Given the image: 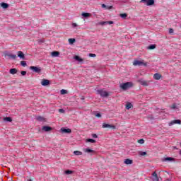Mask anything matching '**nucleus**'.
<instances>
[{
    "label": "nucleus",
    "mask_w": 181,
    "mask_h": 181,
    "mask_svg": "<svg viewBox=\"0 0 181 181\" xmlns=\"http://www.w3.org/2000/svg\"><path fill=\"white\" fill-rule=\"evenodd\" d=\"M130 87H132V83L131 82H127L120 85L122 90H128V88H130Z\"/></svg>",
    "instance_id": "nucleus-1"
},
{
    "label": "nucleus",
    "mask_w": 181,
    "mask_h": 181,
    "mask_svg": "<svg viewBox=\"0 0 181 181\" xmlns=\"http://www.w3.org/2000/svg\"><path fill=\"white\" fill-rule=\"evenodd\" d=\"M133 66H146L147 64L146 62H144V60L139 61V60H134L133 62Z\"/></svg>",
    "instance_id": "nucleus-2"
},
{
    "label": "nucleus",
    "mask_w": 181,
    "mask_h": 181,
    "mask_svg": "<svg viewBox=\"0 0 181 181\" xmlns=\"http://www.w3.org/2000/svg\"><path fill=\"white\" fill-rule=\"evenodd\" d=\"M137 83H139V84L144 86V87H148L151 83V81H145L143 78H141L137 81Z\"/></svg>",
    "instance_id": "nucleus-3"
},
{
    "label": "nucleus",
    "mask_w": 181,
    "mask_h": 181,
    "mask_svg": "<svg viewBox=\"0 0 181 181\" xmlns=\"http://www.w3.org/2000/svg\"><path fill=\"white\" fill-rule=\"evenodd\" d=\"M97 93L100 95V97H103V98L108 97V95H110L108 92L104 90H98Z\"/></svg>",
    "instance_id": "nucleus-4"
},
{
    "label": "nucleus",
    "mask_w": 181,
    "mask_h": 181,
    "mask_svg": "<svg viewBox=\"0 0 181 181\" xmlns=\"http://www.w3.org/2000/svg\"><path fill=\"white\" fill-rule=\"evenodd\" d=\"M30 70H32L34 73H40V71H42V68L35 66H30Z\"/></svg>",
    "instance_id": "nucleus-5"
},
{
    "label": "nucleus",
    "mask_w": 181,
    "mask_h": 181,
    "mask_svg": "<svg viewBox=\"0 0 181 181\" xmlns=\"http://www.w3.org/2000/svg\"><path fill=\"white\" fill-rule=\"evenodd\" d=\"M102 128H109L110 129H115L116 127L115 125H111L110 124L103 123Z\"/></svg>",
    "instance_id": "nucleus-6"
},
{
    "label": "nucleus",
    "mask_w": 181,
    "mask_h": 181,
    "mask_svg": "<svg viewBox=\"0 0 181 181\" xmlns=\"http://www.w3.org/2000/svg\"><path fill=\"white\" fill-rule=\"evenodd\" d=\"M41 84L44 86L46 87V86H49L50 84V81L47 79H42L41 81Z\"/></svg>",
    "instance_id": "nucleus-7"
},
{
    "label": "nucleus",
    "mask_w": 181,
    "mask_h": 181,
    "mask_svg": "<svg viewBox=\"0 0 181 181\" xmlns=\"http://www.w3.org/2000/svg\"><path fill=\"white\" fill-rule=\"evenodd\" d=\"M175 124H181V121L179 119L173 120L168 124V125L169 127H172V125H175Z\"/></svg>",
    "instance_id": "nucleus-8"
},
{
    "label": "nucleus",
    "mask_w": 181,
    "mask_h": 181,
    "mask_svg": "<svg viewBox=\"0 0 181 181\" xmlns=\"http://www.w3.org/2000/svg\"><path fill=\"white\" fill-rule=\"evenodd\" d=\"M51 56H52V57H59V56H60V52L58 51H54L51 53Z\"/></svg>",
    "instance_id": "nucleus-9"
},
{
    "label": "nucleus",
    "mask_w": 181,
    "mask_h": 181,
    "mask_svg": "<svg viewBox=\"0 0 181 181\" xmlns=\"http://www.w3.org/2000/svg\"><path fill=\"white\" fill-rule=\"evenodd\" d=\"M5 57H8L9 59H13V60H15V59H16V54H6Z\"/></svg>",
    "instance_id": "nucleus-10"
},
{
    "label": "nucleus",
    "mask_w": 181,
    "mask_h": 181,
    "mask_svg": "<svg viewBox=\"0 0 181 181\" xmlns=\"http://www.w3.org/2000/svg\"><path fill=\"white\" fill-rule=\"evenodd\" d=\"M61 131L64 134H70V133H71V129H70L61 128Z\"/></svg>",
    "instance_id": "nucleus-11"
},
{
    "label": "nucleus",
    "mask_w": 181,
    "mask_h": 181,
    "mask_svg": "<svg viewBox=\"0 0 181 181\" xmlns=\"http://www.w3.org/2000/svg\"><path fill=\"white\" fill-rule=\"evenodd\" d=\"M152 176L153 177V181H159V177H158V174H156V172H153Z\"/></svg>",
    "instance_id": "nucleus-12"
},
{
    "label": "nucleus",
    "mask_w": 181,
    "mask_h": 181,
    "mask_svg": "<svg viewBox=\"0 0 181 181\" xmlns=\"http://www.w3.org/2000/svg\"><path fill=\"white\" fill-rule=\"evenodd\" d=\"M18 57H20V59H25V54L22 51L18 52Z\"/></svg>",
    "instance_id": "nucleus-13"
},
{
    "label": "nucleus",
    "mask_w": 181,
    "mask_h": 181,
    "mask_svg": "<svg viewBox=\"0 0 181 181\" xmlns=\"http://www.w3.org/2000/svg\"><path fill=\"white\" fill-rule=\"evenodd\" d=\"M153 78L155 80H160V78H162V75L160 74H155L153 75Z\"/></svg>",
    "instance_id": "nucleus-14"
},
{
    "label": "nucleus",
    "mask_w": 181,
    "mask_h": 181,
    "mask_svg": "<svg viewBox=\"0 0 181 181\" xmlns=\"http://www.w3.org/2000/svg\"><path fill=\"white\" fill-rule=\"evenodd\" d=\"M52 127L49 126L42 127V131H45V132H49V131H52Z\"/></svg>",
    "instance_id": "nucleus-15"
},
{
    "label": "nucleus",
    "mask_w": 181,
    "mask_h": 181,
    "mask_svg": "<svg viewBox=\"0 0 181 181\" xmlns=\"http://www.w3.org/2000/svg\"><path fill=\"white\" fill-rule=\"evenodd\" d=\"M155 4V0H147V6H151Z\"/></svg>",
    "instance_id": "nucleus-16"
},
{
    "label": "nucleus",
    "mask_w": 181,
    "mask_h": 181,
    "mask_svg": "<svg viewBox=\"0 0 181 181\" xmlns=\"http://www.w3.org/2000/svg\"><path fill=\"white\" fill-rule=\"evenodd\" d=\"M1 8H3V9H6V8H9V4H8L6 3H1Z\"/></svg>",
    "instance_id": "nucleus-17"
},
{
    "label": "nucleus",
    "mask_w": 181,
    "mask_h": 181,
    "mask_svg": "<svg viewBox=\"0 0 181 181\" xmlns=\"http://www.w3.org/2000/svg\"><path fill=\"white\" fill-rule=\"evenodd\" d=\"M9 73H10V74H16V73H18V69H16L15 68L11 69H10Z\"/></svg>",
    "instance_id": "nucleus-18"
},
{
    "label": "nucleus",
    "mask_w": 181,
    "mask_h": 181,
    "mask_svg": "<svg viewBox=\"0 0 181 181\" xmlns=\"http://www.w3.org/2000/svg\"><path fill=\"white\" fill-rule=\"evenodd\" d=\"M124 163H125L126 165H132V160L129 159V158H127V159L124 160Z\"/></svg>",
    "instance_id": "nucleus-19"
},
{
    "label": "nucleus",
    "mask_w": 181,
    "mask_h": 181,
    "mask_svg": "<svg viewBox=\"0 0 181 181\" xmlns=\"http://www.w3.org/2000/svg\"><path fill=\"white\" fill-rule=\"evenodd\" d=\"M74 154L76 155V156H80L81 155H83V152L80 151H74Z\"/></svg>",
    "instance_id": "nucleus-20"
},
{
    "label": "nucleus",
    "mask_w": 181,
    "mask_h": 181,
    "mask_svg": "<svg viewBox=\"0 0 181 181\" xmlns=\"http://www.w3.org/2000/svg\"><path fill=\"white\" fill-rule=\"evenodd\" d=\"M82 16H83V18H90L91 14L90 13H83Z\"/></svg>",
    "instance_id": "nucleus-21"
},
{
    "label": "nucleus",
    "mask_w": 181,
    "mask_h": 181,
    "mask_svg": "<svg viewBox=\"0 0 181 181\" xmlns=\"http://www.w3.org/2000/svg\"><path fill=\"white\" fill-rule=\"evenodd\" d=\"M4 121H6L7 122H12V118L10 117H6L4 118Z\"/></svg>",
    "instance_id": "nucleus-22"
},
{
    "label": "nucleus",
    "mask_w": 181,
    "mask_h": 181,
    "mask_svg": "<svg viewBox=\"0 0 181 181\" xmlns=\"http://www.w3.org/2000/svg\"><path fill=\"white\" fill-rule=\"evenodd\" d=\"M148 49L149 50H153V49H156V45H151L150 46L148 47Z\"/></svg>",
    "instance_id": "nucleus-23"
},
{
    "label": "nucleus",
    "mask_w": 181,
    "mask_h": 181,
    "mask_svg": "<svg viewBox=\"0 0 181 181\" xmlns=\"http://www.w3.org/2000/svg\"><path fill=\"white\" fill-rule=\"evenodd\" d=\"M108 23L109 25H112L114 23L113 21H106V22H103L100 23V25H107Z\"/></svg>",
    "instance_id": "nucleus-24"
},
{
    "label": "nucleus",
    "mask_w": 181,
    "mask_h": 181,
    "mask_svg": "<svg viewBox=\"0 0 181 181\" xmlns=\"http://www.w3.org/2000/svg\"><path fill=\"white\" fill-rule=\"evenodd\" d=\"M74 59L75 60H77V62H83V59H81L80 57L77 55L74 57Z\"/></svg>",
    "instance_id": "nucleus-25"
},
{
    "label": "nucleus",
    "mask_w": 181,
    "mask_h": 181,
    "mask_svg": "<svg viewBox=\"0 0 181 181\" xmlns=\"http://www.w3.org/2000/svg\"><path fill=\"white\" fill-rule=\"evenodd\" d=\"M132 107V104L129 103L126 105V110H129L130 108Z\"/></svg>",
    "instance_id": "nucleus-26"
},
{
    "label": "nucleus",
    "mask_w": 181,
    "mask_h": 181,
    "mask_svg": "<svg viewBox=\"0 0 181 181\" xmlns=\"http://www.w3.org/2000/svg\"><path fill=\"white\" fill-rule=\"evenodd\" d=\"M84 152H86V153H91L94 152V151L91 150L90 148H86Z\"/></svg>",
    "instance_id": "nucleus-27"
},
{
    "label": "nucleus",
    "mask_w": 181,
    "mask_h": 181,
    "mask_svg": "<svg viewBox=\"0 0 181 181\" xmlns=\"http://www.w3.org/2000/svg\"><path fill=\"white\" fill-rule=\"evenodd\" d=\"M68 40L71 45H73L76 42V39L74 38H69Z\"/></svg>",
    "instance_id": "nucleus-28"
},
{
    "label": "nucleus",
    "mask_w": 181,
    "mask_h": 181,
    "mask_svg": "<svg viewBox=\"0 0 181 181\" xmlns=\"http://www.w3.org/2000/svg\"><path fill=\"white\" fill-rule=\"evenodd\" d=\"M36 119L37 121H45V117H43L42 116H38V117H37Z\"/></svg>",
    "instance_id": "nucleus-29"
},
{
    "label": "nucleus",
    "mask_w": 181,
    "mask_h": 181,
    "mask_svg": "<svg viewBox=\"0 0 181 181\" xmlns=\"http://www.w3.org/2000/svg\"><path fill=\"white\" fill-rule=\"evenodd\" d=\"M86 142H90L91 144H95V140H94L93 139H88L86 140Z\"/></svg>",
    "instance_id": "nucleus-30"
},
{
    "label": "nucleus",
    "mask_w": 181,
    "mask_h": 181,
    "mask_svg": "<svg viewBox=\"0 0 181 181\" xmlns=\"http://www.w3.org/2000/svg\"><path fill=\"white\" fill-rule=\"evenodd\" d=\"M128 16L127 13H121L120 14V18H122L123 19H125Z\"/></svg>",
    "instance_id": "nucleus-31"
},
{
    "label": "nucleus",
    "mask_w": 181,
    "mask_h": 181,
    "mask_svg": "<svg viewBox=\"0 0 181 181\" xmlns=\"http://www.w3.org/2000/svg\"><path fill=\"white\" fill-rule=\"evenodd\" d=\"M137 142L138 144H141L142 145L143 144H145V140H144V139H140L137 141Z\"/></svg>",
    "instance_id": "nucleus-32"
},
{
    "label": "nucleus",
    "mask_w": 181,
    "mask_h": 181,
    "mask_svg": "<svg viewBox=\"0 0 181 181\" xmlns=\"http://www.w3.org/2000/svg\"><path fill=\"white\" fill-rule=\"evenodd\" d=\"M60 93L63 95L64 94H67V90H64V89H62L60 90Z\"/></svg>",
    "instance_id": "nucleus-33"
},
{
    "label": "nucleus",
    "mask_w": 181,
    "mask_h": 181,
    "mask_svg": "<svg viewBox=\"0 0 181 181\" xmlns=\"http://www.w3.org/2000/svg\"><path fill=\"white\" fill-rule=\"evenodd\" d=\"M66 175H71V173H73L72 170H67L65 171Z\"/></svg>",
    "instance_id": "nucleus-34"
},
{
    "label": "nucleus",
    "mask_w": 181,
    "mask_h": 181,
    "mask_svg": "<svg viewBox=\"0 0 181 181\" xmlns=\"http://www.w3.org/2000/svg\"><path fill=\"white\" fill-rule=\"evenodd\" d=\"M21 66H23V67H26V62L21 61Z\"/></svg>",
    "instance_id": "nucleus-35"
},
{
    "label": "nucleus",
    "mask_w": 181,
    "mask_h": 181,
    "mask_svg": "<svg viewBox=\"0 0 181 181\" xmlns=\"http://www.w3.org/2000/svg\"><path fill=\"white\" fill-rule=\"evenodd\" d=\"M139 155L141 156H145V155H146V152H145V151H140L139 152Z\"/></svg>",
    "instance_id": "nucleus-36"
},
{
    "label": "nucleus",
    "mask_w": 181,
    "mask_h": 181,
    "mask_svg": "<svg viewBox=\"0 0 181 181\" xmlns=\"http://www.w3.org/2000/svg\"><path fill=\"white\" fill-rule=\"evenodd\" d=\"M140 2L148 6V0H141Z\"/></svg>",
    "instance_id": "nucleus-37"
},
{
    "label": "nucleus",
    "mask_w": 181,
    "mask_h": 181,
    "mask_svg": "<svg viewBox=\"0 0 181 181\" xmlns=\"http://www.w3.org/2000/svg\"><path fill=\"white\" fill-rule=\"evenodd\" d=\"M165 160H173V158L172 157H167L165 158Z\"/></svg>",
    "instance_id": "nucleus-38"
},
{
    "label": "nucleus",
    "mask_w": 181,
    "mask_h": 181,
    "mask_svg": "<svg viewBox=\"0 0 181 181\" xmlns=\"http://www.w3.org/2000/svg\"><path fill=\"white\" fill-rule=\"evenodd\" d=\"M21 76H26V71H22Z\"/></svg>",
    "instance_id": "nucleus-39"
},
{
    "label": "nucleus",
    "mask_w": 181,
    "mask_h": 181,
    "mask_svg": "<svg viewBox=\"0 0 181 181\" xmlns=\"http://www.w3.org/2000/svg\"><path fill=\"white\" fill-rule=\"evenodd\" d=\"M172 110H175L176 108V104H173L171 106Z\"/></svg>",
    "instance_id": "nucleus-40"
},
{
    "label": "nucleus",
    "mask_w": 181,
    "mask_h": 181,
    "mask_svg": "<svg viewBox=\"0 0 181 181\" xmlns=\"http://www.w3.org/2000/svg\"><path fill=\"white\" fill-rule=\"evenodd\" d=\"M59 112H61V114H64V110L59 109Z\"/></svg>",
    "instance_id": "nucleus-41"
},
{
    "label": "nucleus",
    "mask_w": 181,
    "mask_h": 181,
    "mask_svg": "<svg viewBox=\"0 0 181 181\" xmlns=\"http://www.w3.org/2000/svg\"><path fill=\"white\" fill-rule=\"evenodd\" d=\"M174 30H173V28H170L169 29V33L170 35H172V33H173Z\"/></svg>",
    "instance_id": "nucleus-42"
},
{
    "label": "nucleus",
    "mask_w": 181,
    "mask_h": 181,
    "mask_svg": "<svg viewBox=\"0 0 181 181\" xmlns=\"http://www.w3.org/2000/svg\"><path fill=\"white\" fill-rule=\"evenodd\" d=\"M95 117H97L98 118H101V114L98 113L95 115Z\"/></svg>",
    "instance_id": "nucleus-43"
},
{
    "label": "nucleus",
    "mask_w": 181,
    "mask_h": 181,
    "mask_svg": "<svg viewBox=\"0 0 181 181\" xmlns=\"http://www.w3.org/2000/svg\"><path fill=\"white\" fill-rule=\"evenodd\" d=\"M90 57H95V54H89Z\"/></svg>",
    "instance_id": "nucleus-44"
},
{
    "label": "nucleus",
    "mask_w": 181,
    "mask_h": 181,
    "mask_svg": "<svg viewBox=\"0 0 181 181\" xmlns=\"http://www.w3.org/2000/svg\"><path fill=\"white\" fill-rule=\"evenodd\" d=\"M92 136L93 138H98V136L97 134H92Z\"/></svg>",
    "instance_id": "nucleus-45"
},
{
    "label": "nucleus",
    "mask_w": 181,
    "mask_h": 181,
    "mask_svg": "<svg viewBox=\"0 0 181 181\" xmlns=\"http://www.w3.org/2000/svg\"><path fill=\"white\" fill-rule=\"evenodd\" d=\"M72 26H74V28H76L77 26V24L76 23H73Z\"/></svg>",
    "instance_id": "nucleus-46"
},
{
    "label": "nucleus",
    "mask_w": 181,
    "mask_h": 181,
    "mask_svg": "<svg viewBox=\"0 0 181 181\" xmlns=\"http://www.w3.org/2000/svg\"><path fill=\"white\" fill-rule=\"evenodd\" d=\"M105 4H102V8H105Z\"/></svg>",
    "instance_id": "nucleus-47"
},
{
    "label": "nucleus",
    "mask_w": 181,
    "mask_h": 181,
    "mask_svg": "<svg viewBox=\"0 0 181 181\" xmlns=\"http://www.w3.org/2000/svg\"><path fill=\"white\" fill-rule=\"evenodd\" d=\"M27 181H33L32 179H28Z\"/></svg>",
    "instance_id": "nucleus-48"
},
{
    "label": "nucleus",
    "mask_w": 181,
    "mask_h": 181,
    "mask_svg": "<svg viewBox=\"0 0 181 181\" xmlns=\"http://www.w3.org/2000/svg\"><path fill=\"white\" fill-rule=\"evenodd\" d=\"M180 155L181 156V150H180Z\"/></svg>",
    "instance_id": "nucleus-49"
}]
</instances>
